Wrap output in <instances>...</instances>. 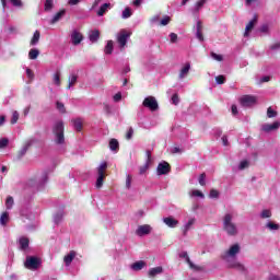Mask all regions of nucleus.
<instances>
[{
    "mask_svg": "<svg viewBox=\"0 0 280 280\" xmlns=\"http://www.w3.org/2000/svg\"><path fill=\"white\" fill-rule=\"evenodd\" d=\"M151 233L152 226H150L149 224L139 225L136 230V235H138V237H143L144 235H150Z\"/></svg>",
    "mask_w": 280,
    "mask_h": 280,
    "instance_id": "12",
    "label": "nucleus"
},
{
    "mask_svg": "<svg viewBox=\"0 0 280 280\" xmlns=\"http://www.w3.org/2000/svg\"><path fill=\"white\" fill-rule=\"evenodd\" d=\"M47 180H49V173H47V171H44L42 173V176H36L28 179L26 185L32 189H37V191H40V189H43V187H45V185L47 184Z\"/></svg>",
    "mask_w": 280,
    "mask_h": 280,
    "instance_id": "2",
    "label": "nucleus"
},
{
    "mask_svg": "<svg viewBox=\"0 0 280 280\" xmlns=\"http://www.w3.org/2000/svg\"><path fill=\"white\" fill-rule=\"evenodd\" d=\"M145 267V262L143 260L136 261L133 265H131L132 270L139 271L143 270Z\"/></svg>",
    "mask_w": 280,
    "mask_h": 280,
    "instance_id": "34",
    "label": "nucleus"
},
{
    "mask_svg": "<svg viewBox=\"0 0 280 280\" xmlns=\"http://www.w3.org/2000/svg\"><path fill=\"white\" fill-rule=\"evenodd\" d=\"M109 150L112 152H118L119 151V141H117V139H112L109 141Z\"/></svg>",
    "mask_w": 280,
    "mask_h": 280,
    "instance_id": "29",
    "label": "nucleus"
},
{
    "mask_svg": "<svg viewBox=\"0 0 280 280\" xmlns=\"http://www.w3.org/2000/svg\"><path fill=\"white\" fill-rule=\"evenodd\" d=\"M171 43H176L178 40V35L176 33L170 34Z\"/></svg>",
    "mask_w": 280,
    "mask_h": 280,
    "instance_id": "58",
    "label": "nucleus"
},
{
    "mask_svg": "<svg viewBox=\"0 0 280 280\" xmlns=\"http://www.w3.org/2000/svg\"><path fill=\"white\" fill-rule=\"evenodd\" d=\"M62 218H65V211L63 210H59L52 217L54 224H57V225L60 224V222H62Z\"/></svg>",
    "mask_w": 280,
    "mask_h": 280,
    "instance_id": "21",
    "label": "nucleus"
},
{
    "mask_svg": "<svg viewBox=\"0 0 280 280\" xmlns=\"http://www.w3.org/2000/svg\"><path fill=\"white\" fill-rule=\"evenodd\" d=\"M268 30H269L268 24H262V25L259 27V32H261L262 34H268Z\"/></svg>",
    "mask_w": 280,
    "mask_h": 280,
    "instance_id": "55",
    "label": "nucleus"
},
{
    "mask_svg": "<svg viewBox=\"0 0 280 280\" xmlns=\"http://www.w3.org/2000/svg\"><path fill=\"white\" fill-rule=\"evenodd\" d=\"M205 3H207V0H199V1H197L195 7L192 8L194 14H197V12H200V10H202V8L205 7Z\"/></svg>",
    "mask_w": 280,
    "mask_h": 280,
    "instance_id": "28",
    "label": "nucleus"
},
{
    "mask_svg": "<svg viewBox=\"0 0 280 280\" xmlns=\"http://www.w3.org/2000/svg\"><path fill=\"white\" fill-rule=\"evenodd\" d=\"M73 259H75V252L71 250L68 255L65 256L63 261L66 266H71Z\"/></svg>",
    "mask_w": 280,
    "mask_h": 280,
    "instance_id": "26",
    "label": "nucleus"
},
{
    "mask_svg": "<svg viewBox=\"0 0 280 280\" xmlns=\"http://www.w3.org/2000/svg\"><path fill=\"white\" fill-rule=\"evenodd\" d=\"M52 132L55 135V142L58 145H62L65 143V122L62 120H58L54 124Z\"/></svg>",
    "mask_w": 280,
    "mask_h": 280,
    "instance_id": "4",
    "label": "nucleus"
},
{
    "mask_svg": "<svg viewBox=\"0 0 280 280\" xmlns=\"http://www.w3.org/2000/svg\"><path fill=\"white\" fill-rule=\"evenodd\" d=\"M142 106H144V108H149L151 113L159 110V102H156V98L154 96L145 97L142 103Z\"/></svg>",
    "mask_w": 280,
    "mask_h": 280,
    "instance_id": "7",
    "label": "nucleus"
},
{
    "mask_svg": "<svg viewBox=\"0 0 280 280\" xmlns=\"http://www.w3.org/2000/svg\"><path fill=\"white\" fill-rule=\"evenodd\" d=\"M279 127H280V122L275 121L272 124L262 125L261 130H264V132H272V130H278Z\"/></svg>",
    "mask_w": 280,
    "mask_h": 280,
    "instance_id": "16",
    "label": "nucleus"
},
{
    "mask_svg": "<svg viewBox=\"0 0 280 280\" xmlns=\"http://www.w3.org/2000/svg\"><path fill=\"white\" fill-rule=\"evenodd\" d=\"M172 102H173V104H175V106L178 105V103L180 102L178 98V94H174L172 96Z\"/></svg>",
    "mask_w": 280,
    "mask_h": 280,
    "instance_id": "59",
    "label": "nucleus"
},
{
    "mask_svg": "<svg viewBox=\"0 0 280 280\" xmlns=\"http://www.w3.org/2000/svg\"><path fill=\"white\" fill-rule=\"evenodd\" d=\"M212 58L214 60H217L218 62H222V55H218V54L212 52Z\"/></svg>",
    "mask_w": 280,
    "mask_h": 280,
    "instance_id": "61",
    "label": "nucleus"
},
{
    "mask_svg": "<svg viewBox=\"0 0 280 280\" xmlns=\"http://www.w3.org/2000/svg\"><path fill=\"white\" fill-rule=\"evenodd\" d=\"M89 38L91 43H97L100 40V31L94 30L89 33Z\"/></svg>",
    "mask_w": 280,
    "mask_h": 280,
    "instance_id": "23",
    "label": "nucleus"
},
{
    "mask_svg": "<svg viewBox=\"0 0 280 280\" xmlns=\"http://www.w3.org/2000/svg\"><path fill=\"white\" fill-rule=\"evenodd\" d=\"M215 82L217 84H224V82H226V79L224 78V75H218L215 78Z\"/></svg>",
    "mask_w": 280,
    "mask_h": 280,
    "instance_id": "54",
    "label": "nucleus"
},
{
    "mask_svg": "<svg viewBox=\"0 0 280 280\" xmlns=\"http://www.w3.org/2000/svg\"><path fill=\"white\" fill-rule=\"evenodd\" d=\"M260 218L262 220H266L268 218H272V211L268 210V209H265L260 212Z\"/></svg>",
    "mask_w": 280,
    "mask_h": 280,
    "instance_id": "41",
    "label": "nucleus"
},
{
    "mask_svg": "<svg viewBox=\"0 0 280 280\" xmlns=\"http://www.w3.org/2000/svg\"><path fill=\"white\" fill-rule=\"evenodd\" d=\"M9 220H10V214L8 212H3L0 217L1 226H5Z\"/></svg>",
    "mask_w": 280,
    "mask_h": 280,
    "instance_id": "36",
    "label": "nucleus"
},
{
    "mask_svg": "<svg viewBox=\"0 0 280 280\" xmlns=\"http://www.w3.org/2000/svg\"><path fill=\"white\" fill-rule=\"evenodd\" d=\"M223 231L231 237H234L237 235L238 230L237 225L233 223V214L226 213L223 218Z\"/></svg>",
    "mask_w": 280,
    "mask_h": 280,
    "instance_id": "3",
    "label": "nucleus"
},
{
    "mask_svg": "<svg viewBox=\"0 0 280 280\" xmlns=\"http://www.w3.org/2000/svg\"><path fill=\"white\" fill-rule=\"evenodd\" d=\"M132 135H135V130L132 129V127H130L127 131L126 139H132Z\"/></svg>",
    "mask_w": 280,
    "mask_h": 280,
    "instance_id": "56",
    "label": "nucleus"
},
{
    "mask_svg": "<svg viewBox=\"0 0 280 280\" xmlns=\"http://www.w3.org/2000/svg\"><path fill=\"white\" fill-rule=\"evenodd\" d=\"M266 229H268V231H271L272 233H275V231H279L280 225L279 223H275L272 221H268L265 225Z\"/></svg>",
    "mask_w": 280,
    "mask_h": 280,
    "instance_id": "24",
    "label": "nucleus"
},
{
    "mask_svg": "<svg viewBox=\"0 0 280 280\" xmlns=\"http://www.w3.org/2000/svg\"><path fill=\"white\" fill-rule=\"evenodd\" d=\"M195 223H196V219H194V218L189 219L188 222L184 225L183 234L187 235V233L189 232L191 226H194Z\"/></svg>",
    "mask_w": 280,
    "mask_h": 280,
    "instance_id": "27",
    "label": "nucleus"
},
{
    "mask_svg": "<svg viewBox=\"0 0 280 280\" xmlns=\"http://www.w3.org/2000/svg\"><path fill=\"white\" fill-rule=\"evenodd\" d=\"M129 39H130V33H128L126 30H121L117 34V43H118L119 49H124V47L128 45Z\"/></svg>",
    "mask_w": 280,
    "mask_h": 280,
    "instance_id": "6",
    "label": "nucleus"
},
{
    "mask_svg": "<svg viewBox=\"0 0 280 280\" xmlns=\"http://www.w3.org/2000/svg\"><path fill=\"white\" fill-rule=\"evenodd\" d=\"M241 105H243L245 108H248V106H255L257 104V98L255 96L250 95H244L240 100Z\"/></svg>",
    "mask_w": 280,
    "mask_h": 280,
    "instance_id": "11",
    "label": "nucleus"
},
{
    "mask_svg": "<svg viewBox=\"0 0 280 280\" xmlns=\"http://www.w3.org/2000/svg\"><path fill=\"white\" fill-rule=\"evenodd\" d=\"M10 3L14 8H23V1H21V0H10Z\"/></svg>",
    "mask_w": 280,
    "mask_h": 280,
    "instance_id": "49",
    "label": "nucleus"
},
{
    "mask_svg": "<svg viewBox=\"0 0 280 280\" xmlns=\"http://www.w3.org/2000/svg\"><path fill=\"white\" fill-rule=\"evenodd\" d=\"M277 116V112L275 109H272V107H269L267 109V117H269V119H272V117Z\"/></svg>",
    "mask_w": 280,
    "mask_h": 280,
    "instance_id": "50",
    "label": "nucleus"
},
{
    "mask_svg": "<svg viewBox=\"0 0 280 280\" xmlns=\"http://www.w3.org/2000/svg\"><path fill=\"white\" fill-rule=\"evenodd\" d=\"M56 106L59 113H67V109L65 108V104H62L61 102H57Z\"/></svg>",
    "mask_w": 280,
    "mask_h": 280,
    "instance_id": "52",
    "label": "nucleus"
},
{
    "mask_svg": "<svg viewBox=\"0 0 280 280\" xmlns=\"http://www.w3.org/2000/svg\"><path fill=\"white\" fill-rule=\"evenodd\" d=\"M5 207L8 210L12 209L14 207V198L12 196H9L5 200Z\"/></svg>",
    "mask_w": 280,
    "mask_h": 280,
    "instance_id": "42",
    "label": "nucleus"
},
{
    "mask_svg": "<svg viewBox=\"0 0 280 280\" xmlns=\"http://www.w3.org/2000/svg\"><path fill=\"white\" fill-rule=\"evenodd\" d=\"M54 9V0H46L44 4L45 12H51Z\"/></svg>",
    "mask_w": 280,
    "mask_h": 280,
    "instance_id": "37",
    "label": "nucleus"
},
{
    "mask_svg": "<svg viewBox=\"0 0 280 280\" xmlns=\"http://www.w3.org/2000/svg\"><path fill=\"white\" fill-rule=\"evenodd\" d=\"M250 165V162H248V160H243L240 162L238 164V170H246V167H248Z\"/></svg>",
    "mask_w": 280,
    "mask_h": 280,
    "instance_id": "45",
    "label": "nucleus"
},
{
    "mask_svg": "<svg viewBox=\"0 0 280 280\" xmlns=\"http://www.w3.org/2000/svg\"><path fill=\"white\" fill-rule=\"evenodd\" d=\"M126 189H130L132 187V175L128 174L126 176Z\"/></svg>",
    "mask_w": 280,
    "mask_h": 280,
    "instance_id": "46",
    "label": "nucleus"
},
{
    "mask_svg": "<svg viewBox=\"0 0 280 280\" xmlns=\"http://www.w3.org/2000/svg\"><path fill=\"white\" fill-rule=\"evenodd\" d=\"M26 75L31 82L34 80V71H32V69L26 68Z\"/></svg>",
    "mask_w": 280,
    "mask_h": 280,
    "instance_id": "53",
    "label": "nucleus"
},
{
    "mask_svg": "<svg viewBox=\"0 0 280 280\" xmlns=\"http://www.w3.org/2000/svg\"><path fill=\"white\" fill-rule=\"evenodd\" d=\"M108 167V163L102 162L101 165L97 167V179H96V188L100 189L104 185V172H106V168Z\"/></svg>",
    "mask_w": 280,
    "mask_h": 280,
    "instance_id": "5",
    "label": "nucleus"
},
{
    "mask_svg": "<svg viewBox=\"0 0 280 280\" xmlns=\"http://www.w3.org/2000/svg\"><path fill=\"white\" fill-rule=\"evenodd\" d=\"M78 82V74L71 73L68 78V89H73V85Z\"/></svg>",
    "mask_w": 280,
    "mask_h": 280,
    "instance_id": "25",
    "label": "nucleus"
},
{
    "mask_svg": "<svg viewBox=\"0 0 280 280\" xmlns=\"http://www.w3.org/2000/svg\"><path fill=\"white\" fill-rule=\"evenodd\" d=\"M38 140H36V138H30L24 145L22 147V149L19 152L18 159H23V156H25V154H27V150H30V148H32L33 143H36Z\"/></svg>",
    "mask_w": 280,
    "mask_h": 280,
    "instance_id": "10",
    "label": "nucleus"
},
{
    "mask_svg": "<svg viewBox=\"0 0 280 280\" xmlns=\"http://www.w3.org/2000/svg\"><path fill=\"white\" fill-rule=\"evenodd\" d=\"M20 114L18 110H13L12 116H11V124L14 126L16 121H19Z\"/></svg>",
    "mask_w": 280,
    "mask_h": 280,
    "instance_id": "44",
    "label": "nucleus"
},
{
    "mask_svg": "<svg viewBox=\"0 0 280 280\" xmlns=\"http://www.w3.org/2000/svg\"><path fill=\"white\" fill-rule=\"evenodd\" d=\"M9 143H10V140L8 138L0 139V150H4V148H8Z\"/></svg>",
    "mask_w": 280,
    "mask_h": 280,
    "instance_id": "47",
    "label": "nucleus"
},
{
    "mask_svg": "<svg viewBox=\"0 0 280 280\" xmlns=\"http://www.w3.org/2000/svg\"><path fill=\"white\" fill-rule=\"evenodd\" d=\"M170 24V16H165L161 20V25H168Z\"/></svg>",
    "mask_w": 280,
    "mask_h": 280,
    "instance_id": "62",
    "label": "nucleus"
},
{
    "mask_svg": "<svg viewBox=\"0 0 280 280\" xmlns=\"http://www.w3.org/2000/svg\"><path fill=\"white\" fill-rule=\"evenodd\" d=\"M38 56H40V51L36 48H32L30 51H28V58L30 60H36V58H38Z\"/></svg>",
    "mask_w": 280,
    "mask_h": 280,
    "instance_id": "33",
    "label": "nucleus"
},
{
    "mask_svg": "<svg viewBox=\"0 0 280 280\" xmlns=\"http://www.w3.org/2000/svg\"><path fill=\"white\" fill-rule=\"evenodd\" d=\"M207 179V175L205 173H202L199 176V185H201V187H205L207 185V183L205 182Z\"/></svg>",
    "mask_w": 280,
    "mask_h": 280,
    "instance_id": "51",
    "label": "nucleus"
},
{
    "mask_svg": "<svg viewBox=\"0 0 280 280\" xmlns=\"http://www.w3.org/2000/svg\"><path fill=\"white\" fill-rule=\"evenodd\" d=\"M149 168H150V163L145 162L142 166L139 167V174L140 175L145 174Z\"/></svg>",
    "mask_w": 280,
    "mask_h": 280,
    "instance_id": "43",
    "label": "nucleus"
},
{
    "mask_svg": "<svg viewBox=\"0 0 280 280\" xmlns=\"http://www.w3.org/2000/svg\"><path fill=\"white\" fill-rule=\"evenodd\" d=\"M39 40H40V31H35L31 39V45L34 47L38 45Z\"/></svg>",
    "mask_w": 280,
    "mask_h": 280,
    "instance_id": "30",
    "label": "nucleus"
},
{
    "mask_svg": "<svg viewBox=\"0 0 280 280\" xmlns=\"http://www.w3.org/2000/svg\"><path fill=\"white\" fill-rule=\"evenodd\" d=\"M170 172H172V166H170V163H167L166 161H162L159 163L156 167L158 176H165L170 174Z\"/></svg>",
    "mask_w": 280,
    "mask_h": 280,
    "instance_id": "9",
    "label": "nucleus"
},
{
    "mask_svg": "<svg viewBox=\"0 0 280 280\" xmlns=\"http://www.w3.org/2000/svg\"><path fill=\"white\" fill-rule=\"evenodd\" d=\"M70 38H71L72 45H80L84 37L82 36V33L78 31H72Z\"/></svg>",
    "mask_w": 280,
    "mask_h": 280,
    "instance_id": "14",
    "label": "nucleus"
},
{
    "mask_svg": "<svg viewBox=\"0 0 280 280\" xmlns=\"http://www.w3.org/2000/svg\"><path fill=\"white\" fill-rule=\"evenodd\" d=\"M270 49L272 51H277V49H280V43H276V44L271 45Z\"/></svg>",
    "mask_w": 280,
    "mask_h": 280,
    "instance_id": "63",
    "label": "nucleus"
},
{
    "mask_svg": "<svg viewBox=\"0 0 280 280\" xmlns=\"http://www.w3.org/2000/svg\"><path fill=\"white\" fill-rule=\"evenodd\" d=\"M255 23H257V15L253 18L252 21L246 25L244 36H248L249 32L253 31V27H255Z\"/></svg>",
    "mask_w": 280,
    "mask_h": 280,
    "instance_id": "20",
    "label": "nucleus"
},
{
    "mask_svg": "<svg viewBox=\"0 0 280 280\" xmlns=\"http://www.w3.org/2000/svg\"><path fill=\"white\" fill-rule=\"evenodd\" d=\"M190 69H191V65L189 62L185 63L179 71V80H184V78H187Z\"/></svg>",
    "mask_w": 280,
    "mask_h": 280,
    "instance_id": "19",
    "label": "nucleus"
},
{
    "mask_svg": "<svg viewBox=\"0 0 280 280\" xmlns=\"http://www.w3.org/2000/svg\"><path fill=\"white\" fill-rule=\"evenodd\" d=\"M52 82L56 86H60V72L54 74Z\"/></svg>",
    "mask_w": 280,
    "mask_h": 280,
    "instance_id": "48",
    "label": "nucleus"
},
{
    "mask_svg": "<svg viewBox=\"0 0 280 280\" xmlns=\"http://www.w3.org/2000/svg\"><path fill=\"white\" fill-rule=\"evenodd\" d=\"M132 16V9L130 8H126L124 11H122V14H121V19H130Z\"/></svg>",
    "mask_w": 280,
    "mask_h": 280,
    "instance_id": "40",
    "label": "nucleus"
},
{
    "mask_svg": "<svg viewBox=\"0 0 280 280\" xmlns=\"http://www.w3.org/2000/svg\"><path fill=\"white\" fill-rule=\"evenodd\" d=\"M194 32L196 38L202 43L205 40V36L202 35V22L200 20L197 21L196 25L194 26Z\"/></svg>",
    "mask_w": 280,
    "mask_h": 280,
    "instance_id": "13",
    "label": "nucleus"
},
{
    "mask_svg": "<svg viewBox=\"0 0 280 280\" xmlns=\"http://www.w3.org/2000/svg\"><path fill=\"white\" fill-rule=\"evenodd\" d=\"M21 250H25L30 246V238L21 237L19 241Z\"/></svg>",
    "mask_w": 280,
    "mask_h": 280,
    "instance_id": "32",
    "label": "nucleus"
},
{
    "mask_svg": "<svg viewBox=\"0 0 280 280\" xmlns=\"http://www.w3.org/2000/svg\"><path fill=\"white\" fill-rule=\"evenodd\" d=\"M164 224L170 229H176L178 226V220L174 219L173 217H166L163 219Z\"/></svg>",
    "mask_w": 280,
    "mask_h": 280,
    "instance_id": "17",
    "label": "nucleus"
},
{
    "mask_svg": "<svg viewBox=\"0 0 280 280\" xmlns=\"http://www.w3.org/2000/svg\"><path fill=\"white\" fill-rule=\"evenodd\" d=\"M189 195H190V198H205V194H202V191H200V190H191L190 192H189Z\"/></svg>",
    "mask_w": 280,
    "mask_h": 280,
    "instance_id": "39",
    "label": "nucleus"
},
{
    "mask_svg": "<svg viewBox=\"0 0 280 280\" xmlns=\"http://www.w3.org/2000/svg\"><path fill=\"white\" fill-rule=\"evenodd\" d=\"M268 280H280V277L271 275V276H269Z\"/></svg>",
    "mask_w": 280,
    "mask_h": 280,
    "instance_id": "64",
    "label": "nucleus"
},
{
    "mask_svg": "<svg viewBox=\"0 0 280 280\" xmlns=\"http://www.w3.org/2000/svg\"><path fill=\"white\" fill-rule=\"evenodd\" d=\"M163 272V267H154L149 270V277H156V275H161Z\"/></svg>",
    "mask_w": 280,
    "mask_h": 280,
    "instance_id": "35",
    "label": "nucleus"
},
{
    "mask_svg": "<svg viewBox=\"0 0 280 280\" xmlns=\"http://www.w3.org/2000/svg\"><path fill=\"white\" fill-rule=\"evenodd\" d=\"M114 102H121V92H118L113 97Z\"/></svg>",
    "mask_w": 280,
    "mask_h": 280,
    "instance_id": "60",
    "label": "nucleus"
},
{
    "mask_svg": "<svg viewBox=\"0 0 280 280\" xmlns=\"http://www.w3.org/2000/svg\"><path fill=\"white\" fill-rule=\"evenodd\" d=\"M73 128L77 130V132L82 131V118H75L72 119Z\"/></svg>",
    "mask_w": 280,
    "mask_h": 280,
    "instance_id": "31",
    "label": "nucleus"
},
{
    "mask_svg": "<svg viewBox=\"0 0 280 280\" xmlns=\"http://www.w3.org/2000/svg\"><path fill=\"white\" fill-rule=\"evenodd\" d=\"M113 49H114V46H113V40H108L106 46H105V54L107 56H110V54H113Z\"/></svg>",
    "mask_w": 280,
    "mask_h": 280,
    "instance_id": "38",
    "label": "nucleus"
},
{
    "mask_svg": "<svg viewBox=\"0 0 280 280\" xmlns=\"http://www.w3.org/2000/svg\"><path fill=\"white\" fill-rule=\"evenodd\" d=\"M179 257L180 259H185L189 267L192 268L194 270H202V267H198L194 265V262H191V259H189V254H187V252L179 253Z\"/></svg>",
    "mask_w": 280,
    "mask_h": 280,
    "instance_id": "15",
    "label": "nucleus"
},
{
    "mask_svg": "<svg viewBox=\"0 0 280 280\" xmlns=\"http://www.w3.org/2000/svg\"><path fill=\"white\" fill-rule=\"evenodd\" d=\"M113 5L110 3H103L100 9L96 11L97 16H104L108 10H110Z\"/></svg>",
    "mask_w": 280,
    "mask_h": 280,
    "instance_id": "18",
    "label": "nucleus"
},
{
    "mask_svg": "<svg viewBox=\"0 0 280 280\" xmlns=\"http://www.w3.org/2000/svg\"><path fill=\"white\" fill-rule=\"evenodd\" d=\"M241 249L240 244H234L221 255V259L226 262L229 268H235V270L246 272V267L237 261V255H240Z\"/></svg>",
    "mask_w": 280,
    "mask_h": 280,
    "instance_id": "1",
    "label": "nucleus"
},
{
    "mask_svg": "<svg viewBox=\"0 0 280 280\" xmlns=\"http://www.w3.org/2000/svg\"><path fill=\"white\" fill-rule=\"evenodd\" d=\"M25 268L28 270H37L40 266V259L35 256H28L24 262Z\"/></svg>",
    "mask_w": 280,
    "mask_h": 280,
    "instance_id": "8",
    "label": "nucleus"
},
{
    "mask_svg": "<svg viewBox=\"0 0 280 280\" xmlns=\"http://www.w3.org/2000/svg\"><path fill=\"white\" fill-rule=\"evenodd\" d=\"M66 12H67L66 10H61V11L57 12V13L52 16V19H51V21H50L51 25L58 23V21H60V19H62V18L65 16Z\"/></svg>",
    "mask_w": 280,
    "mask_h": 280,
    "instance_id": "22",
    "label": "nucleus"
},
{
    "mask_svg": "<svg viewBox=\"0 0 280 280\" xmlns=\"http://www.w3.org/2000/svg\"><path fill=\"white\" fill-rule=\"evenodd\" d=\"M220 196V192L215 189L210 190V198H218Z\"/></svg>",
    "mask_w": 280,
    "mask_h": 280,
    "instance_id": "57",
    "label": "nucleus"
}]
</instances>
